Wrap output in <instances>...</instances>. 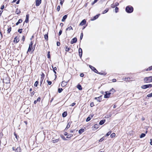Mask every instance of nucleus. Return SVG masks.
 <instances>
[{"label":"nucleus","mask_w":152,"mask_h":152,"mask_svg":"<svg viewBox=\"0 0 152 152\" xmlns=\"http://www.w3.org/2000/svg\"><path fill=\"white\" fill-rule=\"evenodd\" d=\"M126 11L127 13H131L133 11V8L132 6H128L126 8Z\"/></svg>","instance_id":"nucleus-1"},{"label":"nucleus","mask_w":152,"mask_h":152,"mask_svg":"<svg viewBox=\"0 0 152 152\" xmlns=\"http://www.w3.org/2000/svg\"><path fill=\"white\" fill-rule=\"evenodd\" d=\"M144 81L145 83H149L152 82V76L145 77L144 79Z\"/></svg>","instance_id":"nucleus-2"},{"label":"nucleus","mask_w":152,"mask_h":152,"mask_svg":"<svg viewBox=\"0 0 152 152\" xmlns=\"http://www.w3.org/2000/svg\"><path fill=\"white\" fill-rule=\"evenodd\" d=\"M152 87V85L151 84L144 85L141 86V88L145 89L149 88H151Z\"/></svg>","instance_id":"nucleus-3"},{"label":"nucleus","mask_w":152,"mask_h":152,"mask_svg":"<svg viewBox=\"0 0 152 152\" xmlns=\"http://www.w3.org/2000/svg\"><path fill=\"white\" fill-rule=\"evenodd\" d=\"M33 43L32 41H31L29 45V46L27 52V53L28 54V52L31 51V49L32 47Z\"/></svg>","instance_id":"nucleus-4"},{"label":"nucleus","mask_w":152,"mask_h":152,"mask_svg":"<svg viewBox=\"0 0 152 152\" xmlns=\"http://www.w3.org/2000/svg\"><path fill=\"white\" fill-rule=\"evenodd\" d=\"M105 93V94L104 95V98H107L110 97L111 93L109 92L108 91H106Z\"/></svg>","instance_id":"nucleus-5"},{"label":"nucleus","mask_w":152,"mask_h":152,"mask_svg":"<svg viewBox=\"0 0 152 152\" xmlns=\"http://www.w3.org/2000/svg\"><path fill=\"white\" fill-rule=\"evenodd\" d=\"M89 67L93 71H94L95 73H98V72L94 67L90 65H89Z\"/></svg>","instance_id":"nucleus-6"},{"label":"nucleus","mask_w":152,"mask_h":152,"mask_svg":"<svg viewBox=\"0 0 152 152\" xmlns=\"http://www.w3.org/2000/svg\"><path fill=\"white\" fill-rule=\"evenodd\" d=\"M41 3V0H36V5L39 6Z\"/></svg>","instance_id":"nucleus-7"},{"label":"nucleus","mask_w":152,"mask_h":152,"mask_svg":"<svg viewBox=\"0 0 152 152\" xmlns=\"http://www.w3.org/2000/svg\"><path fill=\"white\" fill-rule=\"evenodd\" d=\"M77 41V39L76 37H75L72 39L71 41V43L73 44V43H76Z\"/></svg>","instance_id":"nucleus-8"},{"label":"nucleus","mask_w":152,"mask_h":152,"mask_svg":"<svg viewBox=\"0 0 152 152\" xmlns=\"http://www.w3.org/2000/svg\"><path fill=\"white\" fill-rule=\"evenodd\" d=\"M86 20L84 19L83 20L80 22V25L82 26L86 24Z\"/></svg>","instance_id":"nucleus-9"},{"label":"nucleus","mask_w":152,"mask_h":152,"mask_svg":"<svg viewBox=\"0 0 152 152\" xmlns=\"http://www.w3.org/2000/svg\"><path fill=\"white\" fill-rule=\"evenodd\" d=\"M79 54L80 57L81 58L82 55V49L80 48L79 49Z\"/></svg>","instance_id":"nucleus-10"},{"label":"nucleus","mask_w":152,"mask_h":152,"mask_svg":"<svg viewBox=\"0 0 152 152\" xmlns=\"http://www.w3.org/2000/svg\"><path fill=\"white\" fill-rule=\"evenodd\" d=\"M70 125H71V122H69L68 123L67 126H66V128L65 129V130L66 131V130L70 127Z\"/></svg>","instance_id":"nucleus-11"},{"label":"nucleus","mask_w":152,"mask_h":152,"mask_svg":"<svg viewBox=\"0 0 152 152\" xmlns=\"http://www.w3.org/2000/svg\"><path fill=\"white\" fill-rule=\"evenodd\" d=\"M15 152H21V148L20 147L17 148L15 150Z\"/></svg>","instance_id":"nucleus-12"},{"label":"nucleus","mask_w":152,"mask_h":152,"mask_svg":"<svg viewBox=\"0 0 152 152\" xmlns=\"http://www.w3.org/2000/svg\"><path fill=\"white\" fill-rule=\"evenodd\" d=\"M22 21H23L21 19H19V20H18V22L16 23V24H15L16 25V26L18 25L20 23H22Z\"/></svg>","instance_id":"nucleus-13"},{"label":"nucleus","mask_w":152,"mask_h":152,"mask_svg":"<svg viewBox=\"0 0 152 152\" xmlns=\"http://www.w3.org/2000/svg\"><path fill=\"white\" fill-rule=\"evenodd\" d=\"M77 88L80 90H81L82 89V88L81 85L80 84H78L77 86Z\"/></svg>","instance_id":"nucleus-14"},{"label":"nucleus","mask_w":152,"mask_h":152,"mask_svg":"<svg viewBox=\"0 0 152 152\" xmlns=\"http://www.w3.org/2000/svg\"><path fill=\"white\" fill-rule=\"evenodd\" d=\"M67 15H64L61 20L62 21L64 22L65 21V20L67 18Z\"/></svg>","instance_id":"nucleus-15"},{"label":"nucleus","mask_w":152,"mask_h":152,"mask_svg":"<svg viewBox=\"0 0 152 152\" xmlns=\"http://www.w3.org/2000/svg\"><path fill=\"white\" fill-rule=\"evenodd\" d=\"M105 121V120H102L100 121V122L99 123V124H100V125H102L104 123Z\"/></svg>","instance_id":"nucleus-16"},{"label":"nucleus","mask_w":152,"mask_h":152,"mask_svg":"<svg viewBox=\"0 0 152 152\" xmlns=\"http://www.w3.org/2000/svg\"><path fill=\"white\" fill-rule=\"evenodd\" d=\"M67 115V113L66 111L64 112L62 114V116L63 117H66Z\"/></svg>","instance_id":"nucleus-17"},{"label":"nucleus","mask_w":152,"mask_h":152,"mask_svg":"<svg viewBox=\"0 0 152 152\" xmlns=\"http://www.w3.org/2000/svg\"><path fill=\"white\" fill-rule=\"evenodd\" d=\"M84 131V129H81L79 131V133L80 134H81Z\"/></svg>","instance_id":"nucleus-18"},{"label":"nucleus","mask_w":152,"mask_h":152,"mask_svg":"<svg viewBox=\"0 0 152 152\" xmlns=\"http://www.w3.org/2000/svg\"><path fill=\"white\" fill-rule=\"evenodd\" d=\"M115 89L112 88L111 89L110 91L109 92L110 93H111V94L112 93L113 94L114 92H115Z\"/></svg>","instance_id":"nucleus-19"},{"label":"nucleus","mask_w":152,"mask_h":152,"mask_svg":"<svg viewBox=\"0 0 152 152\" xmlns=\"http://www.w3.org/2000/svg\"><path fill=\"white\" fill-rule=\"evenodd\" d=\"M99 14L98 15H96V16H94L92 20H94L97 19L98 18V17H99Z\"/></svg>","instance_id":"nucleus-20"},{"label":"nucleus","mask_w":152,"mask_h":152,"mask_svg":"<svg viewBox=\"0 0 152 152\" xmlns=\"http://www.w3.org/2000/svg\"><path fill=\"white\" fill-rule=\"evenodd\" d=\"M99 124H96L94 125V128L97 129L98 128V127H99Z\"/></svg>","instance_id":"nucleus-21"},{"label":"nucleus","mask_w":152,"mask_h":152,"mask_svg":"<svg viewBox=\"0 0 152 152\" xmlns=\"http://www.w3.org/2000/svg\"><path fill=\"white\" fill-rule=\"evenodd\" d=\"M102 96H99V97H98V99H97V101L100 102L102 100V98L101 97Z\"/></svg>","instance_id":"nucleus-22"},{"label":"nucleus","mask_w":152,"mask_h":152,"mask_svg":"<svg viewBox=\"0 0 152 152\" xmlns=\"http://www.w3.org/2000/svg\"><path fill=\"white\" fill-rule=\"evenodd\" d=\"M15 13L17 14H18L20 13V10H19L18 9V8H17L16 9V10Z\"/></svg>","instance_id":"nucleus-23"},{"label":"nucleus","mask_w":152,"mask_h":152,"mask_svg":"<svg viewBox=\"0 0 152 152\" xmlns=\"http://www.w3.org/2000/svg\"><path fill=\"white\" fill-rule=\"evenodd\" d=\"M44 38L45 40H47L48 39V34H45L44 35Z\"/></svg>","instance_id":"nucleus-24"},{"label":"nucleus","mask_w":152,"mask_h":152,"mask_svg":"<svg viewBox=\"0 0 152 152\" xmlns=\"http://www.w3.org/2000/svg\"><path fill=\"white\" fill-rule=\"evenodd\" d=\"M11 31V27H10L9 28H8L7 30V33H10V31Z\"/></svg>","instance_id":"nucleus-25"},{"label":"nucleus","mask_w":152,"mask_h":152,"mask_svg":"<svg viewBox=\"0 0 152 152\" xmlns=\"http://www.w3.org/2000/svg\"><path fill=\"white\" fill-rule=\"evenodd\" d=\"M73 30L71 26H70L68 27V28H66V31L68 30Z\"/></svg>","instance_id":"nucleus-26"},{"label":"nucleus","mask_w":152,"mask_h":152,"mask_svg":"<svg viewBox=\"0 0 152 152\" xmlns=\"http://www.w3.org/2000/svg\"><path fill=\"white\" fill-rule=\"evenodd\" d=\"M111 131H109L106 134V135L104 136V137H107V136H109L110 134H111Z\"/></svg>","instance_id":"nucleus-27"},{"label":"nucleus","mask_w":152,"mask_h":152,"mask_svg":"<svg viewBox=\"0 0 152 152\" xmlns=\"http://www.w3.org/2000/svg\"><path fill=\"white\" fill-rule=\"evenodd\" d=\"M145 135V134L144 133H142L140 136V138H142L144 137Z\"/></svg>","instance_id":"nucleus-28"},{"label":"nucleus","mask_w":152,"mask_h":152,"mask_svg":"<svg viewBox=\"0 0 152 152\" xmlns=\"http://www.w3.org/2000/svg\"><path fill=\"white\" fill-rule=\"evenodd\" d=\"M125 80H126V82H129L130 80V77H127V78H125Z\"/></svg>","instance_id":"nucleus-29"},{"label":"nucleus","mask_w":152,"mask_h":152,"mask_svg":"<svg viewBox=\"0 0 152 152\" xmlns=\"http://www.w3.org/2000/svg\"><path fill=\"white\" fill-rule=\"evenodd\" d=\"M104 139V136L101 138L99 140V142H102Z\"/></svg>","instance_id":"nucleus-30"},{"label":"nucleus","mask_w":152,"mask_h":152,"mask_svg":"<svg viewBox=\"0 0 152 152\" xmlns=\"http://www.w3.org/2000/svg\"><path fill=\"white\" fill-rule=\"evenodd\" d=\"M57 70V68L56 67H54L53 69V71L55 73V74H56V71H55L56 70Z\"/></svg>","instance_id":"nucleus-31"},{"label":"nucleus","mask_w":152,"mask_h":152,"mask_svg":"<svg viewBox=\"0 0 152 152\" xmlns=\"http://www.w3.org/2000/svg\"><path fill=\"white\" fill-rule=\"evenodd\" d=\"M63 89L62 88H59L58 89V92L59 93H61Z\"/></svg>","instance_id":"nucleus-32"},{"label":"nucleus","mask_w":152,"mask_h":152,"mask_svg":"<svg viewBox=\"0 0 152 152\" xmlns=\"http://www.w3.org/2000/svg\"><path fill=\"white\" fill-rule=\"evenodd\" d=\"M115 133H113L110 135V137L112 138L114 137H115Z\"/></svg>","instance_id":"nucleus-33"},{"label":"nucleus","mask_w":152,"mask_h":152,"mask_svg":"<svg viewBox=\"0 0 152 152\" xmlns=\"http://www.w3.org/2000/svg\"><path fill=\"white\" fill-rule=\"evenodd\" d=\"M59 140L58 139H56L53 140V143H56Z\"/></svg>","instance_id":"nucleus-34"},{"label":"nucleus","mask_w":152,"mask_h":152,"mask_svg":"<svg viewBox=\"0 0 152 152\" xmlns=\"http://www.w3.org/2000/svg\"><path fill=\"white\" fill-rule=\"evenodd\" d=\"M152 70V66L149 67L147 69L146 71H148Z\"/></svg>","instance_id":"nucleus-35"},{"label":"nucleus","mask_w":152,"mask_h":152,"mask_svg":"<svg viewBox=\"0 0 152 152\" xmlns=\"http://www.w3.org/2000/svg\"><path fill=\"white\" fill-rule=\"evenodd\" d=\"M69 50V48L67 46H66V48L65 50L66 51H68Z\"/></svg>","instance_id":"nucleus-36"},{"label":"nucleus","mask_w":152,"mask_h":152,"mask_svg":"<svg viewBox=\"0 0 152 152\" xmlns=\"http://www.w3.org/2000/svg\"><path fill=\"white\" fill-rule=\"evenodd\" d=\"M38 81H36L34 83V86L36 87L38 85Z\"/></svg>","instance_id":"nucleus-37"},{"label":"nucleus","mask_w":152,"mask_h":152,"mask_svg":"<svg viewBox=\"0 0 152 152\" xmlns=\"http://www.w3.org/2000/svg\"><path fill=\"white\" fill-rule=\"evenodd\" d=\"M118 11V8L116 7L115 8V12L116 13H117Z\"/></svg>","instance_id":"nucleus-38"},{"label":"nucleus","mask_w":152,"mask_h":152,"mask_svg":"<svg viewBox=\"0 0 152 152\" xmlns=\"http://www.w3.org/2000/svg\"><path fill=\"white\" fill-rule=\"evenodd\" d=\"M91 120V118L89 117V116H88L87 119H86V122H88L90 121Z\"/></svg>","instance_id":"nucleus-39"},{"label":"nucleus","mask_w":152,"mask_h":152,"mask_svg":"<svg viewBox=\"0 0 152 152\" xmlns=\"http://www.w3.org/2000/svg\"><path fill=\"white\" fill-rule=\"evenodd\" d=\"M60 6L59 5H58L57 7V8L56 9L57 11L58 12L60 10Z\"/></svg>","instance_id":"nucleus-40"},{"label":"nucleus","mask_w":152,"mask_h":152,"mask_svg":"<svg viewBox=\"0 0 152 152\" xmlns=\"http://www.w3.org/2000/svg\"><path fill=\"white\" fill-rule=\"evenodd\" d=\"M108 11V9H106L105 10H104L103 12V14H104L105 13H106V12H107Z\"/></svg>","instance_id":"nucleus-41"},{"label":"nucleus","mask_w":152,"mask_h":152,"mask_svg":"<svg viewBox=\"0 0 152 152\" xmlns=\"http://www.w3.org/2000/svg\"><path fill=\"white\" fill-rule=\"evenodd\" d=\"M50 52L48 51V52L47 56H48V58H50Z\"/></svg>","instance_id":"nucleus-42"},{"label":"nucleus","mask_w":152,"mask_h":152,"mask_svg":"<svg viewBox=\"0 0 152 152\" xmlns=\"http://www.w3.org/2000/svg\"><path fill=\"white\" fill-rule=\"evenodd\" d=\"M147 96L148 97H152V93L151 94H148Z\"/></svg>","instance_id":"nucleus-43"},{"label":"nucleus","mask_w":152,"mask_h":152,"mask_svg":"<svg viewBox=\"0 0 152 152\" xmlns=\"http://www.w3.org/2000/svg\"><path fill=\"white\" fill-rule=\"evenodd\" d=\"M72 136H73V134H69V135H67V138H70V137H72Z\"/></svg>","instance_id":"nucleus-44"},{"label":"nucleus","mask_w":152,"mask_h":152,"mask_svg":"<svg viewBox=\"0 0 152 152\" xmlns=\"http://www.w3.org/2000/svg\"><path fill=\"white\" fill-rule=\"evenodd\" d=\"M83 33H82L81 34L80 36V39L81 40L82 39L83 37Z\"/></svg>","instance_id":"nucleus-45"},{"label":"nucleus","mask_w":152,"mask_h":152,"mask_svg":"<svg viewBox=\"0 0 152 152\" xmlns=\"http://www.w3.org/2000/svg\"><path fill=\"white\" fill-rule=\"evenodd\" d=\"M22 29H19L18 30V32H19L20 33H22Z\"/></svg>","instance_id":"nucleus-46"},{"label":"nucleus","mask_w":152,"mask_h":152,"mask_svg":"<svg viewBox=\"0 0 152 152\" xmlns=\"http://www.w3.org/2000/svg\"><path fill=\"white\" fill-rule=\"evenodd\" d=\"M48 84L49 85H50L52 84V82L51 81H49L48 80L47 81Z\"/></svg>","instance_id":"nucleus-47"},{"label":"nucleus","mask_w":152,"mask_h":152,"mask_svg":"<svg viewBox=\"0 0 152 152\" xmlns=\"http://www.w3.org/2000/svg\"><path fill=\"white\" fill-rule=\"evenodd\" d=\"M90 105L91 107H93L94 106V105L93 102H91L90 104Z\"/></svg>","instance_id":"nucleus-48"},{"label":"nucleus","mask_w":152,"mask_h":152,"mask_svg":"<svg viewBox=\"0 0 152 152\" xmlns=\"http://www.w3.org/2000/svg\"><path fill=\"white\" fill-rule=\"evenodd\" d=\"M62 33V30H60L58 33V35H60Z\"/></svg>","instance_id":"nucleus-49"},{"label":"nucleus","mask_w":152,"mask_h":152,"mask_svg":"<svg viewBox=\"0 0 152 152\" xmlns=\"http://www.w3.org/2000/svg\"><path fill=\"white\" fill-rule=\"evenodd\" d=\"M41 100L40 97H39L37 100H36L37 102H40Z\"/></svg>","instance_id":"nucleus-50"},{"label":"nucleus","mask_w":152,"mask_h":152,"mask_svg":"<svg viewBox=\"0 0 152 152\" xmlns=\"http://www.w3.org/2000/svg\"><path fill=\"white\" fill-rule=\"evenodd\" d=\"M63 1H62V0L60 2V4L61 5H62L64 1V0H62Z\"/></svg>","instance_id":"nucleus-51"},{"label":"nucleus","mask_w":152,"mask_h":152,"mask_svg":"<svg viewBox=\"0 0 152 152\" xmlns=\"http://www.w3.org/2000/svg\"><path fill=\"white\" fill-rule=\"evenodd\" d=\"M98 0H94L93 2L92 3V4H93L95 3L98 1Z\"/></svg>","instance_id":"nucleus-52"},{"label":"nucleus","mask_w":152,"mask_h":152,"mask_svg":"<svg viewBox=\"0 0 152 152\" xmlns=\"http://www.w3.org/2000/svg\"><path fill=\"white\" fill-rule=\"evenodd\" d=\"M115 4H111V7H112V8H114L115 7Z\"/></svg>","instance_id":"nucleus-53"},{"label":"nucleus","mask_w":152,"mask_h":152,"mask_svg":"<svg viewBox=\"0 0 152 152\" xmlns=\"http://www.w3.org/2000/svg\"><path fill=\"white\" fill-rule=\"evenodd\" d=\"M4 8V5H2L1 6V10H3Z\"/></svg>","instance_id":"nucleus-54"},{"label":"nucleus","mask_w":152,"mask_h":152,"mask_svg":"<svg viewBox=\"0 0 152 152\" xmlns=\"http://www.w3.org/2000/svg\"><path fill=\"white\" fill-rule=\"evenodd\" d=\"M84 76V75L83 73H81L80 75V76L81 77H83Z\"/></svg>","instance_id":"nucleus-55"},{"label":"nucleus","mask_w":152,"mask_h":152,"mask_svg":"<svg viewBox=\"0 0 152 152\" xmlns=\"http://www.w3.org/2000/svg\"><path fill=\"white\" fill-rule=\"evenodd\" d=\"M60 45V43L59 42H57V45L58 46H59Z\"/></svg>","instance_id":"nucleus-56"},{"label":"nucleus","mask_w":152,"mask_h":152,"mask_svg":"<svg viewBox=\"0 0 152 152\" xmlns=\"http://www.w3.org/2000/svg\"><path fill=\"white\" fill-rule=\"evenodd\" d=\"M112 82H115L116 81V80L115 79H113L112 80Z\"/></svg>","instance_id":"nucleus-57"},{"label":"nucleus","mask_w":152,"mask_h":152,"mask_svg":"<svg viewBox=\"0 0 152 152\" xmlns=\"http://www.w3.org/2000/svg\"><path fill=\"white\" fill-rule=\"evenodd\" d=\"M25 22L26 23H28V19L26 18L25 20Z\"/></svg>","instance_id":"nucleus-58"},{"label":"nucleus","mask_w":152,"mask_h":152,"mask_svg":"<svg viewBox=\"0 0 152 152\" xmlns=\"http://www.w3.org/2000/svg\"><path fill=\"white\" fill-rule=\"evenodd\" d=\"M29 15L28 14L26 15V18L29 19Z\"/></svg>","instance_id":"nucleus-59"},{"label":"nucleus","mask_w":152,"mask_h":152,"mask_svg":"<svg viewBox=\"0 0 152 152\" xmlns=\"http://www.w3.org/2000/svg\"><path fill=\"white\" fill-rule=\"evenodd\" d=\"M25 38L24 36H23L22 39V40H23V42H24L25 40Z\"/></svg>","instance_id":"nucleus-60"},{"label":"nucleus","mask_w":152,"mask_h":152,"mask_svg":"<svg viewBox=\"0 0 152 152\" xmlns=\"http://www.w3.org/2000/svg\"><path fill=\"white\" fill-rule=\"evenodd\" d=\"M75 103H72L71 105L72 106H74L75 105Z\"/></svg>","instance_id":"nucleus-61"},{"label":"nucleus","mask_w":152,"mask_h":152,"mask_svg":"<svg viewBox=\"0 0 152 152\" xmlns=\"http://www.w3.org/2000/svg\"><path fill=\"white\" fill-rule=\"evenodd\" d=\"M34 93H35V92L34 91H33L31 93V96H33V95H34Z\"/></svg>","instance_id":"nucleus-62"},{"label":"nucleus","mask_w":152,"mask_h":152,"mask_svg":"<svg viewBox=\"0 0 152 152\" xmlns=\"http://www.w3.org/2000/svg\"><path fill=\"white\" fill-rule=\"evenodd\" d=\"M115 6H118L119 5V3L118 2H116L115 3Z\"/></svg>","instance_id":"nucleus-63"},{"label":"nucleus","mask_w":152,"mask_h":152,"mask_svg":"<svg viewBox=\"0 0 152 152\" xmlns=\"http://www.w3.org/2000/svg\"><path fill=\"white\" fill-rule=\"evenodd\" d=\"M150 140L151 141L150 144L151 145H152V139H150Z\"/></svg>","instance_id":"nucleus-64"}]
</instances>
